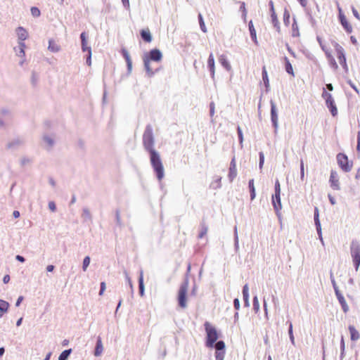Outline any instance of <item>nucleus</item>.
Masks as SVG:
<instances>
[{
    "mask_svg": "<svg viewBox=\"0 0 360 360\" xmlns=\"http://www.w3.org/2000/svg\"><path fill=\"white\" fill-rule=\"evenodd\" d=\"M237 131H238V138H239L240 142L242 143L243 140V136L242 130H241L240 127H238Z\"/></svg>",
    "mask_w": 360,
    "mask_h": 360,
    "instance_id": "de8ad7c7",
    "label": "nucleus"
},
{
    "mask_svg": "<svg viewBox=\"0 0 360 360\" xmlns=\"http://www.w3.org/2000/svg\"><path fill=\"white\" fill-rule=\"evenodd\" d=\"M198 19H199V23H200V28H201L202 31L203 32H207V29H206V27H205V22H204L202 16V15L200 13L198 15Z\"/></svg>",
    "mask_w": 360,
    "mask_h": 360,
    "instance_id": "e433bc0d",
    "label": "nucleus"
},
{
    "mask_svg": "<svg viewBox=\"0 0 360 360\" xmlns=\"http://www.w3.org/2000/svg\"><path fill=\"white\" fill-rule=\"evenodd\" d=\"M326 105L329 108L331 114L333 116H335L338 114V109L336 108L335 101L331 102V104H330V103H328L326 104Z\"/></svg>",
    "mask_w": 360,
    "mask_h": 360,
    "instance_id": "c756f323",
    "label": "nucleus"
},
{
    "mask_svg": "<svg viewBox=\"0 0 360 360\" xmlns=\"http://www.w3.org/2000/svg\"><path fill=\"white\" fill-rule=\"evenodd\" d=\"M270 5H271V17L272 23L274 27H277L278 30H279V28H280L279 27V22H278L277 15L275 13V10L274 8V4L272 1L270 2Z\"/></svg>",
    "mask_w": 360,
    "mask_h": 360,
    "instance_id": "dca6fc26",
    "label": "nucleus"
},
{
    "mask_svg": "<svg viewBox=\"0 0 360 360\" xmlns=\"http://www.w3.org/2000/svg\"><path fill=\"white\" fill-rule=\"evenodd\" d=\"M25 44L24 42H19V56L20 57L25 56Z\"/></svg>",
    "mask_w": 360,
    "mask_h": 360,
    "instance_id": "58836bf2",
    "label": "nucleus"
},
{
    "mask_svg": "<svg viewBox=\"0 0 360 360\" xmlns=\"http://www.w3.org/2000/svg\"><path fill=\"white\" fill-rule=\"evenodd\" d=\"M326 87H327V89L329 91H333V85L331 84H326Z\"/></svg>",
    "mask_w": 360,
    "mask_h": 360,
    "instance_id": "774afa93",
    "label": "nucleus"
},
{
    "mask_svg": "<svg viewBox=\"0 0 360 360\" xmlns=\"http://www.w3.org/2000/svg\"><path fill=\"white\" fill-rule=\"evenodd\" d=\"M121 53L127 62L128 69L131 70V65H132V62H131V59L129 52L127 51V49H122Z\"/></svg>",
    "mask_w": 360,
    "mask_h": 360,
    "instance_id": "6ab92c4d",
    "label": "nucleus"
},
{
    "mask_svg": "<svg viewBox=\"0 0 360 360\" xmlns=\"http://www.w3.org/2000/svg\"><path fill=\"white\" fill-rule=\"evenodd\" d=\"M349 333H350V337H351V340H352L356 341V340H359L360 338V334L357 331V330L355 328L354 326H349Z\"/></svg>",
    "mask_w": 360,
    "mask_h": 360,
    "instance_id": "a211bd4d",
    "label": "nucleus"
},
{
    "mask_svg": "<svg viewBox=\"0 0 360 360\" xmlns=\"http://www.w3.org/2000/svg\"><path fill=\"white\" fill-rule=\"evenodd\" d=\"M253 305H254L255 309L257 311L259 309V302H258L257 297H254Z\"/></svg>",
    "mask_w": 360,
    "mask_h": 360,
    "instance_id": "3c124183",
    "label": "nucleus"
},
{
    "mask_svg": "<svg viewBox=\"0 0 360 360\" xmlns=\"http://www.w3.org/2000/svg\"><path fill=\"white\" fill-rule=\"evenodd\" d=\"M329 182L330 187L335 191H338L340 189V184L339 181V176L336 171L331 170Z\"/></svg>",
    "mask_w": 360,
    "mask_h": 360,
    "instance_id": "6e6552de",
    "label": "nucleus"
},
{
    "mask_svg": "<svg viewBox=\"0 0 360 360\" xmlns=\"http://www.w3.org/2000/svg\"><path fill=\"white\" fill-rule=\"evenodd\" d=\"M300 179L302 181L304 179V162L302 160L300 162Z\"/></svg>",
    "mask_w": 360,
    "mask_h": 360,
    "instance_id": "37998d69",
    "label": "nucleus"
},
{
    "mask_svg": "<svg viewBox=\"0 0 360 360\" xmlns=\"http://www.w3.org/2000/svg\"><path fill=\"white\" fill-rule=\"evenodd\" d=\"M351 255L356 270L359 269L360 265V245L356 241H352L351 243Z\"/></svg>",
    "mask_w": 360,
    "mask_h": 360,
    "instance_id": "39448f33",
    "label": "nucleus"
},
{
    "mask_svg": "<svg viewBox=\"0 0 360 360\" xmlns=\"http://www.w3.org/2000/svg\"><path fill=\"white\" fill-rule=\"evenodd\" d=\"M49 49L51 51H58L59 50L58 46L54 43L53 41H49Z\"/></svg>",
    "mask_w": 360,
    "mask_h": 360,
    "instance_id": "4c0bfd02",
    "label": "nucleus"
},
{
    "mask_svg": "<svg viewBox=\"0 0 360 360\" xmlns=\"http://www.w3.org/2000/svg\"><path fill=\"white\" fill-rule=\"evenodd\" d=\"M16 33L20 42H23L28 37V33L25 29L22 27H18L16 30Z\"/></svg>",
    "mask_w": 360,
    "mask_h": 360,
    "instance_id": "ddd939ff",
    "label": "nucleus"
},
{
    "mask_svg": "<svg viewBox=\"0 0 360 360\" xmlns=\"http://www.w3.org/2000/svg\"><path fill=\"white\" fill-rule=\"evenodd\" d=\"M81 40H82V49L83 51H88V55L86 56V64L90 65V49L87 46V37L86 34L85 32H82L81 34Z\"/></svg>",
    "mask_w": 360,
    "mask_h": 360,
    "instance_id": "9d476101",
    "label": "nucleus"
},
{
    "mask_svg": "<svg viewBox=\"0 0 360 360\" xmlns=\"http://www.w3.org/2000/svg\"><path fill=\"white\" fill-rule=\"evenodd\" d=\"M243 300L245 302V306H249V293H248V285H245L243 289Z\"/></svg>",
    "mask_w": 360,
    "mask_h": 360,
    "instance_id": "bb28decb",
    "label": "nucleus"
},
{
    "mask_svg": "<svg viewBox=\"0 0 360 360\" xmlns=\"http://www.w3.org/2000/svg\"><path fill=\"white\" fill-rule=\"evenodd\" d=\"M217 352H224L225 344L223 341H219L215 344Z\"/></svg>",
    "mask_w": 360,
    "mask_h": 360,
    "instance_id": "c9c22d12",
    "label": "nucleus"
},
{
    "mask_svg": "<svg viewBox=\"0 0 360 360\" xmlns=\"http://www.w3.org/2000/svg\"><path fill=\"white\" fill-rule=\"evenodd\" d=\"M13 215L15 218H18L20 217V212L17 210H15L13 212Z\"/></svg>",
    "mask_w": 360,
    "mask_h": 360,
    "instance_id": "69168bd1",
    "label": "nucleus"
},
{
    "mask_svg": "<svg viewBox=\"0 0 360 360\" xmlns=\"http://www.w3.org/2000/svg\"><path fill=\"white\" fill-rule=\"evenodd\" d=\"M162 55L158 49H153L149 52L148 56L144 58V65L149 76L154 74L153 68L150 67L151 61L159 62L161 60Z\"/></svg>",
    "mask_w": 360,
    "mask_h": 360,
    "instance_id": "f03ea898",
    "label": "nucleus"
},
{
    "mask_svg": "<svg viewBox=\"0 0 360 360\" xmlns=\"http://www.w3.org/2000/svg\"><path fill=\"white\" fill-rule=\"evenodd\" d=\"M22 300H23V297H22V296H20V297L18 298L17 302H16V303H15L16 307H18V306L20 304V303H21V302H22Z\"/></svg>",
    "mask_w": 360,
    "mask_h": 360,
    "instance_id": "4d7b16f0",
    "label": "nucleus"
},
{
    "mask_svg": "<svg viewBox=\"0 0 360 360\" xmlns=\"http://www.w3.org/2000/svg\"><path fill=\"white\" fill-rule=\"evenodd\" d=\"M240 10L242 12L243 18L245 21L246 18H247L248 12H247L245 2H240Z\"/></svg>",
    "mask_w": 360,
    "mask_h": 360,
    "instance_id": "72a5a7b5",
    "label": "nucleus"
},
{
    "mask_svg": "<svg viewBox=\"0 0 360 360\" xmlns=\"http://www.w3.org/2000/svg\"><path fill=\"white\" fill-rule=\"evenodd\" d=\"M322 97L326 100V104L334 101V99L333 98L332 95L327 92L324 89L322 94Z\"/></svg>",
    "mask_w": 360,
    "mask_h": 360,
    "instance_id": "c85d7f7f",
    "label": "nucleus"
},
{
    "mask_svg": "<svg viewBox=\"0 0 360 360\" xmlns=\"http://www.w3.org/2000/svg\"><path fill=\"white\" fill-rule=\"evenodd\" d=\"M275 193H277V194L281 193V186L278 180H276L275 182Z\"/></svg>",
    "mask_w": 360,
    "mask_h": 360,
    "instance_id": "49530a36",
    "label": "nucleus"
},
{
    "mask_svg": "<svg viewBox=\"0 0 360 360\" xmlns=\"http://www.w3.org/2000/svg\"><path fill=\"white\" fill-rule=\"evenodd\" d=\"M53 269H54V266L53 265H48L47 267H46V270L49 272L53 271Z\"/></svg>",
    "mask_w": 360,
    "mask_h": 360,
    "instance_id": "e2e57ef3",
    "label": "nucleus"
},
{
    "mask_svg": "<svg viewBox=\"0 0 360 360\" xmlns=\"http://www.w3.org/2000/svg\"><path fill=\"white\" fill-rule=\"evenodd\" d=\"M207 66L211 72V76L212 78L214 77L215 69H214V58L212 53H210L207 60Z\"/></svg>",
    "mask_w": 360,
    "mask_h": 360,
    "instance_id": "2eb2a0df",
    "label": "nucleus"
},
{
    "mask_svg": "<svg viewBox=\"0 0 360 360\" xmlns=\"http://www.w3.org/2000/svg\"><path fill=\"white\" fill-rule=\"evenodd\" d=\"M287 49L288 51H289V53L295 57V53L294 51L292 50V49L287 44Z\"/></svg>",
    "mask_w": 360,
    "mask_h": 360,
    "instance_id": "0e129e2a",
    "label": "nucleus"
},
{
    "mask_svg": "<svg viewBox=\"0 0 360 360\" xmlns=\"http://www.w3.org/2000/svg\"><path fill=\"white\" fill-rule=\"evenodd\" d=\"M262 79L266 88H268L269 86V79L268 77V74L265 66L262 68Z\"/></svg>",
    "mask_w": 360,
    "mask_h": 360,
    "instance_id": "cd10ccee",
    "label": "nucleus"
},
{
    "mask_svg": "<svg viewBox=\"0 0 360 360\" xmlns=\"http://www.w3.org/2000/svg\"><path fill=\"white\" fill-rule=\"evenodd\" d=\"M141 37L144 41L146 42H150L152 40V37L150 32V30L148 29L147 30H142L141 32Z\"/></svg>",
    "mask_w": 360,
    "mask_h": 360,
    "instance_id": "393cba45",
    "label": "nucleus"
},
{
    "mask_svg": "<svg viewBox=\"0 0 360 360\" xmlns=\"http://www.w3.org/2000/svg\"><path fill=\"white\" fill-rule=\"evenodd\" d=\"M272 203L276 210L281 209V193H278V194L275 193L274 195L272 196Z\"/></svg>",
    "mask_w": 360,
    "mask_h": 360,
    "instance_id": "4468645a",
    "label": "nucleus"
},
{
    "mask_svg": "<svg viewBox=\"0 0 360 360\" xmlns=\"http://www.w3.org/2000/svg\"><path fill=\"white\" fill-rule=\"evenodd\" d=\"M341 349H342V352H344L345 350V340H344V338L342 337L341 338Z\"/></svg>",
    "mask_w": 360,
    "mask_h": 360,
    "instance_id": "6e6d98bb",
    "label": "nucleus"
},
{
    "mask_svg": "<svg viewBox=\"0 0 360 360\" xmlns=\"http://www.w3.org/2000/svg\"><path fill=\"white\" fill-rule=\"evenodd\" d=\"M248 186L250 192V199L253 200L256 196L254 179H250L248 182Z\"/></svg>",
    "mask_w": 360,
    "mask_h": 360,
    "instance_id": "a878e982",
    "label": "nucleus"
},
{
    "mask_svg": "<svg viewBox=\"0 0 360 360\" xmlns=\"http://www.w3.org/2000/svg\"><path fill=\"white\" fill-rule=\"evenodd\" d=\"M103 350V347L102 345L101 339L100 338H98L96 349L94 351L95 356H99L101 354Z\"/></svg>",
    "mask_w": 360,
    "mask_h": 360,
    "instance_id": "b1692460",
    "label": "nucleus"
},
{
    "mask_svg": "<svg viewBox=\"0 0 360 360\" xmlns=\"http://www.w3.org/2000/svg\"><path fill=\"white\" fill-rule=\"evenodd\" d=\"M337 161L340 167L346 172L352 169V165L349 163L347 156L343 153H338L337 155Z\"/></svg>",
    "mask_w": 360,
    "mask_h": 360,
    "instance_id": "423d86ee",
    "label": "nucleus"
},
{
    "mask_svg": "<svg viewBox=\"0 0 360 360\" xmlns=\"http://www.w3.org/2000/svg\"><path fill=\"white\" fill-rule=\"evenodd\" d=\"M322 49H323V51L326 52V54L327 56V58L329 59L330 60V65L332 66V68L335 70H337L338 68V64L336 63L335 59L333 58L332 55L330 54V52H328L327 50L325 49L324 46H322Z\"/></svg>",
    "mask_w": 360,
    "mask_h": 360,
    "instance_id": "5701e85b",
    "label": "nucleus"
},
{
    "mask_svg": "<svg viewBox=\"0 0 360 360\" xmlns=\"http://www.w3.org/2000/svg\"><path fill=\"white\" fill-rule=\"evenodd\" d=\"M8 307H9L8 302H7L3 300H0V311H1L6 312L8 311Z\"/></svg>",
    "mask_w": 360,
    "mask_h": 360,
    "instance_id": "473e14b6",
    "label": "nucleus"
},
{
    "mask_svg": "<svg viewBox=\"0 0 360 360\" xmlns=\"http://www.w3.org/2000/svg\"><path fill=\"white\" fill-rule=\"evenodd\" d=\"M352 12H353L354 15L357 19H360L359 15V13H358L357 11H356L355 8H353V9H352Z\"/></svg>",
    "mask_w": 360,
    "mask_h": 360,
    "instance_id": "052dcab7",
    "label": "nucleus"
},
{
    "mask_svg": "<svg viewBox=\"0 0 360 360\" xmlns=\"http://www.w3.org/2000/svg\"><path fill=\"white\" fill-rule=\"evenodd\" d=\"M89 264V257L88 256H86L84 258V262H83V269H84V271L86 270Z\"/></svg>",
    "mask_w": 360,
    "mask_h": 360,
    "instance_id": "c03bdc74",
    "label": "nucleus"
},
{
    "mask_svg": "<svg viewBox=\"0 0 360 360\" xmlns=\"http://www.w3.org/2000/svg\"><path fill=\"white\" fill-rule=\"evenodd\" d=\"M233 305H234V307L236 310H238L239 308H240V302L238 300V298H236L234 300H233Z\"/></svg>",
    "mask_w": 360,
    "mask_h": 360,
    "instance_id": "8fccbe9b",
    "label": "nucleus"
},
{
    "mask_svg": "<svg viewBox=\"0 0 360 360\" xmlns=\"http://www.w3.org/2000/svg\"><path fill=\"white\" fill-rule=\"evenodd\" d=\"M334 47L337 53V57L338 58L340 64L343 67L345 70H347V65L343 48L335 42L334 43Z\"/></svg>",
    "mask_w": 360,
    "mask_h": 360,
    "instance_id": "0eeeda50",
    "label": "nucleus"
},
{
    "mask_svg": "<svg viewBox=\"0 0 360 360\" xmlns=\"http://www.w3.org/2000/svg\"><path fill=\"white\" fill-rule=\"evenodd\" d=\"M284 62H285V71L290 75H292V77L295 76V73H294V71H293V68H292V66L290 62V60H288V58L287 57H285L284 58Z\"/></svg>",
    "mask_w": 360,
    "mask_h": 360,
    "instance_id": "412c9836",
    "label": "nucleus"
},
{
    "mask_svg": "<svg viewBox=\"0 0 360 360\" xmlns=\"http://www.w3.org/2000/svg\"><path fill=\"white\" fill-rule=\"evenodd\" d=\"M289 336L291 340V342L292 345H295V338L292 333V323H290L289 325V330H288Z\"/></svg>",
    "mask_w": 360,
    "mask_h": 360,
    "instance_id": "ea45409f",
    "label": "nucleus"
},
{
    "mask_svg": "<svg viewBox=\"0 0 360 360\" xmlns=\"http://www.w3.org/2000/svg\"><path fill=\"white\" fill-rule=\"evenodd\" d=\"M236 176H237L236 162L235 158H233L231 161L229 170V174H228L230 181L232 182L233 181V179L236 177Z\"/></svg>",
    "mask_w": 360,
    "mask_h": 360,
    "instance_id": "9b49d317",
    "label": "nucleus"
},
{
    "mask_svg": "<svg viewBox=\"0 0 360 360\" xmlns=\"http://www.w3.org/2000/svg\"><path fill=\"white\" fill-rule=\"evenodd\" d=\"M49 207L52 212L56 211V204L53 202H49Z\"/></svg>",
    "mask_w": 360,
    "mask_h": 360,
    "instance_id": "603ef678",
    "label": "nucleus"
},
{
    "mask_svg": "<svg viewBox=\"0 0 360 360\" xmlns=\"http://www.w3.org/2000/svg\"><path fill=\"white\" fill-rule=\"evenodd\" d=\"M335 295L338 297V300L340 302V304L342 306V308L344 311V312H347L349 310V307L346 302L345 299L344 298L343 295L340 292V291L338 290V288H335Z\"/></svg>",
    "mask_w": 360,
    "mask_h": 360,
    "instance_id": "f8f14e48",
    "label": "nucleus"
},
{
    "mask_svg": "<svg viewBox=\"0 0 360 360\" xmlns=\"http://www.w3.org/2000/svg\"><path fill=\"white\" fill-rule=\"evenodd\" d=\"M328 198H329L330 202L332 205H335V198L333 196H332L330 194H328Z\"/></svg>",
    "mask_w": 360,
    "mask_h": 360,
    "instance_id": "5fc2aeb1",
    "label": "nucleus"
},
{
    "mask_svg": "<svg viewBox=\"0 0 360 360\" xmlns=\"http://www.w3.org/2000/svg\"><path fill=\"white\" fill-rule=\"evenodd\" d=\"M225 352H216L215 358L216 360H224Z\"/></svg>",
    "mask_w": 360,
    "mask_h": 360,
    "instance_id": "79ce46f5",
    "label": "nucleus"
},
{
    "mask_svg": "<svg viewBox=\"0 0 360 360\" xmlns=\"http://www.w3.org/2000/svg\"><path fill=\"white\" fill-rule=\"evenodd\" d=\"M155 139L153 128L150 125L146 127L143 134V145L150 154V164L156 174L157 178L161 181L164 177V167L160 154L154 148Z\"/></svg>",
    "mask_w": 360,
    "mask_h": 360,
    "instance_id": "f257e3e1",
    "label": "nucleus"
},
{
    "mask_svg": "<svg viewBox=\"0 0 360 360\" xmlns=\"http://www.w3.org/2000/svg\"><path fill=\"white\" fill-rule=\"evenodd\" d=\"M105 290V282H102L101 283V290L99 292V295H103Z\"/></svg>",
    "mask_w": 360,
    "mask_h": 360,
    "instance_id": "864d4df0",
    "label": "nucleus"
},
{
    "mask_svg": "<svg viewBox=\"0 0 360 360\" xmlns=\"http://www.w3.org/2000/svg\"><path fill=\"white\" fill-rule=\"evenodd\" d=\"M16 259L18 260L19 262H25V258L20 255H17L16 256Z\"/></svg>",
    "mask_w": 360,
    "mask_h": 360,
    "instance_id": "680f3d73",
    "label": "nucleus"
},
{
    "mask_svg": "<svg viewBox=\"0 0 360 360\" xmlns=\"http://www.w3.org/2000/svg\"><path fill=\"white\" fill-rule=\"evenodd\" d=\"M264 162V157L262 153H259V167L262 168Z\"/></svg>",
    "mask_w": 360,
    "mask_h": 360,
    "instance_id": "09e8293b",
    "label": "nucleus"
},
{
    "mask_svg": "<svg viewBox=\"0 0 360 360\" xmlns=\"http://www.w3.org/2000/svg\"><path fill=\"white\" fill-rule=\"evenodd\" d=\"M205 328L207 333L206 345L207 347H212L214 342L218 339V333L217 329L209 322H205Z\"/></svg>",
    "mask_w": 360,
    "mask_h": 360,
    "instance_id": "7ed1b4c3",
    "label": "nucleus"
},
{
    "mask_svg": "<svg viewBox=\"0 0 360 360\" xmlns=\"http://www.w3.org/2000/svg\"><path fill=\"white\" fill-rule=\"evenodd\" d=\"M71 353V349H66L63 351L59 356L58 360H67L70 354Z\"/></svg>",
    "mask_w": 360,
    "mask_h": 360,
    "instance_id": "f704fd0d",
    "label": "nucleus"
},
{
    "mask_svg": "<svg viewBox=\"0 0 360 360\" xmlns=\"http://www.w3.org/2000/svg\"><path fill=\"white\" fill-rule=\"evenodd\" d=\"M139 293L141 296L143 295L144 293V285H143V276L141 272L140 276L139 278Z\"/></svg>",
    "mask_w": 360,
    "mask_h": 360,
    "instance_id": "7c9ffc66",
    "label": "nucleus"
},
{
    "mask_svg": "<svg viewBox=\"0 0 360 360\" xmlns=\"http://www.w3.org/2000/svg\"><path fill=\"white\" fill-rule=\"evenodd\" d=\"M289 18H290V14L287 11H285L283 14V21L285 25L289 23Z\"/></svg>",
    "mask_w": 360,
    "mask_h": 360,
    "instance_id": "a18cd8bd",
    "label": "nucleus"
},
{
    "mask_svg": "<svg viewBox=\"0 0 360 360\" xmlns=\"http://www.w3.org/2000/svg\"><path fill=\"white\" fill-rule=\"evenodd\" d=\"M31 13L34 17H39L41 14L39 9L37 7L31 8Z\"/></svg>",
    "mask_w": 360,
    "mask_h": 360,
    "instance_id": "a19ab883",
    "label": "nucleus"
},
{
    "mask_svg": "<svg viewBox=\"0 0 360 360\" xmlns=\"http://www.w3.org/2000/svg\"><path fill=\"white\" fill-rule=\"evenodd\" d=\"M314 221L319 233H321V224L319 219V210L317 207L315 208L314 212Z\"/></svg>",
    "mask_w": 360,
    "mask_h": 360,
    "instance_id": "2f4dec72",
    "label": "nucleus"
},
{
    "mask_svg": "<svg viewBox=\"0 0 360 360\" xmlns=\"http://www.w3.org/2000/svg\"><path fill=\"white\" fill-rule=\"evenodd\" d=\"M10 281V276L8 275H6L4 278H3V281L4 283H8Z\"/></svg>",
    "mask_w": 360,
    "mask_h": 360,
    "instance_id": "13d9d810",
    "label": "nucleus"
},
{
    "mask_svg": "<svg viewBox=\"0 0 360 360\" xmlns=\"http://www.w3.org/2000/svg\"><path fill=\"white\" fill-rule=\"evenodd\" d=\"M339 17H340V20L341 25H342L344 29L346 30V32L347 33H352V27L349 23L345 15L342 13L340 8H339Z\"/></svg>",
    "mask_w": 360,
    "mask_h": 360,
    "instance_id": "1a4fd4ad",
    "label": "nucleus"
},
{
    "mask_svg": "<svg viewBox=\"0 0 360 360\" xmlns=\"http://www.w3.org/2000/svg\"><path fill=\"white\" fill-rule=\"evenodd\" d=\"M300 4L303 6V7H305L307 5V0H297Z\"/></svg>",
    "mask_w": 360,
    "mask_h": 360,
    "instance_id": "bf43d9fd",
    "label": "nucleus"
},
{
    "mask_svg": "<svg viewBox=\"0 0 360 360\" xmlns=\"http://www.w3.org/2000/svg\"><path fill=\"white\" fill-rule=\"evenodd\" d=\"M221 65L228 71L231 70V66L224 55H221L219 58Z\"/></svg>",
    "mask_w": 360,
    "mask_h": 360,
    "instance_id": "f3484780",
    "label": "nucleus"
},
{
    "mask_svg": "<svg viewBox=\"0 0 360 360\" xmlns=\"http://www.w3.org/2000/svg\"><path fill=\"white\" fill-rule=\"evenodd\" d=\"M188 288V283L187 281L184 282L179 287L178 292V303L181 308L184 309L186 307V295Z\"/></svg>",
    "mask_w": 360,
    "mask_h": 360,
    "instance_id": "20e7f679",
    "label": "nucleus"
},
{
    "mask_svg": "<svg viewBox=\"0 0 360 360\" xmlns=\"http://www.w3.org/2000/svg\"><path fill=\"white\" fill-rule=\"evenodd\" d=\"M207 233V229H205L199 235V238H202Z\"/></svg>",
    "mask_w": 360,
    "mask_h": 360,
    "instance_id": "338daca9",
    "label": "nucleus"
},
{
    "mask_svg": "<svg viewBox=\"0 0 360 360\" xmlns=\"http://www.w3.org/2000/svg\"><path fill=\"white\" fill-rule=\"evenodd\" d=\"M249 30L251 38L255 43H257L256 30L254 27L253 22L250 20L248 23Z\"/></svg>",
    "mask_w": 360,
    "mask_h": 360,
    "instance_id": "4be33fe9",
    "label": "nucleus"
},
{
    "mask_svg": "<svg viewBox=\"0 0 360 360\" xmlns=\"http://www.w3.org/2000/svg\"><path fill=\"white\" fill-rule=\"evenodd\" d=\"M271 116L272 122L274 123V127H276L278 123V115L276 112V106L273 103H271Z\"/></svg>",
    "mask_w": 360,
    "mask_h": 360,
    "instance_id": "aec40b11",
    "label": "nucleus"
}]
</instances>
